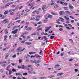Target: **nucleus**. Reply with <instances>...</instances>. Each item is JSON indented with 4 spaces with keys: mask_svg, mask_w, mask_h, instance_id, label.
<instances>
[{
    "mask_svg": "<svg viewBox=\"0 0 79 79\" xmlns=\"http://www.w3.org/2000/svg\"><path fill=\"white\" fill-rule=\"evenodd\" d=\"M35 5V3L34 2H33L31 3H30L28 4V6H30V9H31V8H32V9L33 10V9H34V8H35V7H33Z\"/></svg>",
    "mask_w": 79,
    "mask_h": 79,
    "instance_id": "f257e3e1",
    "label": "nucleus"
},
{
    "mask_svg": "<svg viewBox=\"0 0 79 79\" xmlns=\"http://www.w3.org/2000/svg\"><path fill=\"white\" fill-rule=\"evenodd\" d=\"M49 15V14H47L45 15V19H48V18H51L53 17V15Z\"/></svg>",
    "mask_w": 79,
    "mask_h": 79,
    "instance_id": "f03ea898",
    "label": "nucleus"
},
{
    "mask_svg": "<svg viewBox=\"0 0 79 79\" xmlns=\"http://www.w3.org/2000/svg\"><path fill=\"white\" fill-rule=\"evenodd\" d=\"M27 70H28V73H29L30 74H32V73H34V70L32 69L30 70L29 68L27 69Z\"/></svg>",
    "mask_w": 79,
    "mask_h": 79,
    "instance_id": "7ed1b4c3",
    "label": "nucleus"
},
{
    "mask_svg": "<svg viewBox=\"0 0 79 79\" xmlns=\"http://www.w3.org/2000/svg\"><path fill=\"white\" fill-rule=\"evenodd\" d=\"M64 26L66 29H68L69 30H71V28L68 27H69V26H68V24H64Z\"/></svg>",
    "mask_w": 79,
    "mask_h": 79,
    "instance_id": "20e7f679",
    "label": "nucleus"
},
{
    "mask_svg": "<svg viewBox=\"0 0 79 79\" xmlns=\"http://www.w3.org/2000/svg\"><path fill=\"white\" fill-rule=\"evenodd\" d=\"M18 29H16L15 30H14L13 31H12V33L13 34H16V33L18 32Z\"/></svg>",
    "mask_w": 79,
    "mask_h": 79,
    "instance_id": "39448f33",
    "label": "nucleus"
},
{
    "mask_svg": "<svg viewBox=\"0 0 79 79\" xmlns=\"http://www.w3.org/2000/svg\"><path fill=\"white\" fill-rule=\"evenodd\" d=\"M25 49V48H24L23 49L21 50V48L19 47L18 48L17 51L19 52V51H20L21 50V52H23V50H24Z\"/></svg>",
    "mask_w": 79,
    "mask_h": 79,
    "instance_id": "423d86ee",
    "label": "nucleus"
},
{
    "mask_svg": "<svg viewBox=\"0 0 79 79\" xmlns=\"http://www.w3.org/2000/svg\"><path fill=\"white\" fill-rule=\"evenodd\" d=\"M42 10H44V9H45V8H47V6H46V5H42Z\"/></svg>",
    "mask_w": 79,
    "mask_h": 79,
    "instance_id": "0eeeda50",
    "label": "nucleus"
},
{
    "mask_svg": "<svg viewBox=\"0 0 79 79\" xmlns=\"http://www.w3.org/2000/svg\"><path fill=\"white\" fill-rule=\"evenodd\" d=\"M59 14L61 15H64V14H65V12L64 11H60L59 12Z\"/></svg>",
    "mask_w": 79,
    "mask_h": 79,
    "instance_id": "6e6552de",
    "label": "nucleus"
},
{
    "mask_svg": "<svg viewBox=\"0 0 79 79\" xmlns=\"http://www.w3.org/2000/svg\"><path fill=\"white\" fill-rule=\"evenodd\" d=\"M69 9H73V8H74V7L72 6V5L70 4L69 6Z\"/></svg>",
    "mask_w": 79,
    "mask_h": 79,
    "instance_id": "1a4fd4ad",
    "label": "nucleus"
},
{
    "mask_svg": "<svg viewBox=\"0 0 79 79\" xmlns=\"http://www.w3.org/2000/svg\"><path fill=\"white\" fill-rule=\"evenodd\" d=\"M42 16V14H40L39 15H37L36 16V19L38 18H40Z\"/></svg>",
    "mask_w": 79,
    "mask_h": 79,
    "instance_id": "9d476101",
    "label": "nucleus"
},
{
    "mask_svg": "<svg viewBox=\"0 0 79 79\" xmlns=\"http://www.w3.org/2000/svg\"><path fill=\"white\" fill-rule=\"evenodd\" d=\"M34 57H38V58H40V57H41V56L38 55L37 54H36L35 56Z\"/></svg>",
    "mask_w": 79,
    "mask_h": 79,
    "instance_id": "9b49d317",
    "label": "nucleus"
},
{
    "mask_svg": "<svg viewBox=\"0 0 79 79\" xmlns=\"http://www.w3.org/2000/svg\"><path fill=\"white\" fill-rule=\"evenodd\" d=\"M55 77V76L53 75H51L48 76V77L49 79H52V78H53V77Z\"/></svg>",
    "mask_w": 79,
    "mask_h": 79,
    "instance_id": "f8f14e48",
    "label": "nucleus"
},
{
    "mask_svg": "<svg viewBox=\"0 0 79 79\" xmlns=\"http://www.w3.org/2000/svg\"><path fill=\"white\" fill-rule=\"evenodd\" d=\"M35 53H36V52H29V55H32V54H35Z\"/></svg>",
    "mask_w": 79,
    "mask_h": 79,
    "instance_id": "ddd939ff",
    "label": "nucleus"
},
{
    "mask_svg": "<svg viewBox=\"0 0 79 79\" xmlns=\"http://www.w3.org/2000/svg\"><path fill=\"white\" fill-rule=\"evenodd\" d=\"M63 73L62 72L60 73L57 74V76H60L61 75H63Z\"/></svg>",
    "mask_w": 79,
    "mask_h": 79,
    "instance_id": "4468645a",
    "label": "nucleus"
},
{
    "mask_svg": "<svg viewBox=\"0 0 79 79\" xmlns=\"http://www.w3.org/2000/svg\"><path fill=\"white\" fill-rule=\"evenodd\" d=\"M52 27H45V29L46 30H49Z\"/></svg>",
    "mask_w": 79,
    "mask_h": 79,
    "instance_id": "2eb2a0df",
    "label": "nucleus"
},
{
    "mask_svg": "<svg viewBox=\"0 0 79 79\" xmlns=\"http://www.w3.org/2000/svg\"><path fill=\"white\" fill-rule=\"evenodd\" d=\"M7 37H8V35H6V36H4V38L5 41H6V38H7Z\"/></svg>",
    "mask_w": 79,
    "mask_h": 79,
    "instance_id": "dca6fc26",
    "label": "nucleus"
},
{
    "mask_svg": "<svg viewBox=\"0 0 79 79\" xmlns=\"http://www.w3.org/2000/svg\"><path fill=\"white\" fill-rule=\"evenodd\" d=\"M7 23L8 22V20H4L2 22L3 23Z\"/></svg>",
    "mask_w": 79,
    "mask_h": 79,
    "instance_id": "f3484780",
    "label": "nucleus"
},
{
    "mask_svg": "<svg viewBox=\"0 0 79 79\" xmlns=\"http://www.w3.org/2000/svg\"><path fill=\"white\" fill-rule=\"evenodd\" d=\"M25 67H24V65H22L21 66V68L22 69H24V68Z\"/></svg>",
    "mask_w": 79,
    "mask_h": 79,
    "instance_id": "a211bd4d",
    "label": "nucleus"
},
{
    "mask_svg": "<svg viewBox=\"0 0 79 79\" xmlns=\"http://www.w3.org/2000/svg\"><path fill=\"white\" fill-rule=\"evenodd\" d=\"M54 8H58L59 7V6L58 5H56L54 6Z\"/></svg>",
    "mask_w": 79,
    "mask_h": 79,
    "instance_id": "6ab92c4d",
    "label": "nucleus"
},
{
    "mask_svg": "<svg viewBox=\"0 0 79 79\" xmlns=\"http://www.w3.org/2000/svg\"><path fill=\"white\" fill-rule=\"evenodd\" d=\"M26 44H27V45H31V43H29V42H25Z\"/></svg>",
    "mask_w": 79,
    "mask_h": 79,
    "instance_id": "aec40b11",
    "label": "nucleus"
},
{
    "mask_svg": "<svg viewBox=\"0 0 79 79\" xmlns=\"http://www.w3.org/2000/svg\"><path fill=\"white\" fill-rule=\"evenodd\" d=\"M32 63H37V61L36 60H34L33 61H32Z\"/></svg>",
    "mask_w": 79,
    "mask_h": 79,
    "instance_id": "412c9836",
    "label": "nucleus"
},
{
    "mask_svg": "<svg viewBox=\"0 0 79 79\" xmlns=\"http://www.w3.org/2000/svg\"><path fill=\"white\" fill-rule=\"evenodd\" d=\"M8 56H9L8 54H6V56L5 58V59H7V58H8Z\"/></svg>",
    "mask_w": 79,
    "mask_h": 79,
    "instance_id": "4be33fe9",
    "label": "nucleus"
},
{
    "mask_svg": "<svg viewBox=\"0 0 79 79\" xmlns=\"http://www.w3.org/2000/svg\"><path fill=\"white\" fill-rule=\"evenodd\" d=\"M37 12H39V11L37 10H35L32 12V13L33 14H34V13H37Z\"/></svg>",
    "mask_w": 79,
    "mask_h": 79,
    "instance_id": "5701e85b",
    "label": "nucleus"
},
{
    "mask_svg": "<svg viewBox=\"0 0 79 79\" xmlns=\"http://www.w3.org/2000/svg\"><path fill=\"white\" fill-rule=\"evenodd\" d=\"M10 5V3H7V4H6L5 5V7H7V6H9Z\"/></svg>",
    "mask_w": 79,
    "mask_h": 79,
    "instance_id": "b1692460",
    "label": "nucleus"
},
{
    "mask_svg": "<svg viewBox=\"0 0 79 79\" xmlns=\"http://www.w3.org/2000/svg\"><path fill=\"white\" fill-rule=\"evenodd\" d=\"M32 29V28L31 27H29V28H28L27 29V31H31V30Z\"/></svg>",
    "mask_w": 79,
    "mask_h": 79,
    "instance_id": "393cba45",
    "label": "nucleus"
},
{
    "mask_svg": "<svg viewBox=\"0 0 79 79\" xmlns=\"http://www.w3.org/2000/svg\"><path fill=\"white\" fill-rule=\"evenodd\" d=\"M60 67V65L59 64H57V65H55V68H57V67Z\"/></svg>",
    "mask_w": 79,
    "mask_h": 79,
    "instance_id": "a878e982",
    "label": "nucleus"
},
{
    "mask_svg": "<svg viewBox=\"0 0 79 79\" xmlns=\"http://www.w3.org/2000/svg\"><path fill=\"white\" fill-rule=\"evenodd\" d=\"M64 10H68V8L67 7H64Z\"/></svg>",
    "mask_w": 79,
    "mask_h": 79,
    "instance_id": "bb28decb",
    "label": "nucleus"
},
{
    "mask_svg": "<svg viewBox=\"0 0 79 79\" xmlns=\"http://www.w3.org/2000/svg\"><path fill=\"white\" fill-rule=\"evenodd\" d=\"M51 14H52V15H57V14H56L55 12H51Z\"/></svg>",
    "mask_w": 79,
    "mask_h": 79,
    "instance_id": "cd10ccee",
    "label": "nucleus"
},
{
    "mask_svg": "<svg viewBox=\"0 0 79 79\" xmlns=\"http://www.w3.org/2000/svg\"><path fill=\"white\" fill-rule=\"evenodd\" d=\"M8 13V11H5V12H4V14L5 15H6Z\"/></svg>",
    "mask_w": 79,
    "mask_h": 79,
    "instance_id": "c85d7f7f",
    "label": "nucleus"
},
{
    "mask_svg": "<svg viewBox=\"0 0 79 79\" xmlns=\"http://www.w3.org/2000/svg\"><path fill=\"white\" fill-rule=\"evenodd\" d=\"M47 78L45 77H40V79H46Z\"/></svg>",
    "mask_w": 79,
    "mask_h": 79,
    "instance_id": "c756f323",
    "label": "nucleus"
},
{
    "mask_svg": "<svg viewBox=\"0 0 79 79\" xmlns=\"http://www.w3.org/2000/svg\"><path fill=\"white\" fill-rule=\"evenodd\" d=\"M24 59H25V60H27V59H28V58H29L27 56H25L24 57Z\"/></svg>",
    "mask_w": 79,
    "mask_h": 79,
    "instance_id": "7c9ffc66",
    "label": "nucleus"
},
{
    "mask_svg": "<svg viewBox=\"0 0 79 79\" xmlns=\"http://www.w3.org/2000/svg\"><path fill=\"white\" fill-rule=\"evenodd\" d=\"M66 13L67 14H70V12L68 11H65Z\"/></svg>",
    "mask_w": 79,
    "mask_h": 79,
    "instance_id": "2f4dec72",
    "label": "nucleus"
},
{
    "mask_svg": "<svg viewBox=\"0 0 79 79\" xmlns=\"http://www.w3.org/2000/svg\"><path fill=\"white\" fill-rule=\"evenodd\" d=\"M42 50H40V52H39L40 55H41V54H42Z\"/></svg>",
    "mask_w": 79,
    "mask_h": 79,
    "instance_id": "473e14b6",
    "label": "nucleus"
},
{
    "mask_svg": "<svg viewBox=\"0 0 79 79\" xmlns=\"http://www.w3.org/2000/svg\"><path fill=\"white\" fill-rule=\"evenodd\" d=\"M32 66L31 65H27V67H28V68H31Z\"/></svg>",
    "mask_w": 79,
    "mask_h": 79,
    "instance_id": "72a5a7b5",
    "label": "nucleus"
},
{
    "mask_svg": "<svg viewBox=\"0 0 79 79\" xmlns=\"http://www.w3.org/2000/svg\"><path fill=\"white\" fill-rule=\"evenodd\" d=\"M43 38L44 39V40H47V37H46V36H44Z\"/></svg>",
    "mask_w": 79,
    "mask_h": 79,
    "instance_id": "f704fd0d",
    "label": "nucleus"
},
{
    "mask_svg": "<svg viewBox=\"0 0 79 79\" xmlns=\"http://www.w3.org/2000/svg\"><path fill=\"white\" fill-rule=\"evenodd\" d=\"M27 74V73L26 72L23 73V76H26Z\"/></svg>",
    "mask_w": 79,
    "mask_h": 79,
    "instance_id": "c9c22d12",
    "label": "nucleus"
},
{
    "mask_svg": "<svg viewBox=\"0 0 79 79\" xmlns=\"http://www.w3.org/2000/svg\"><path fill=\"white\" fill-rule=\"evenodd\" d=\"M31 20H35V19L34 17H31Z\"/></svg>",
    "mask_w": 79,
    "mask_h": 79,
    "instance_id": "e433bc0d",
    "label": "nucleus"
},
{
    "mask_svg": "<svg viewBox=\"0 0 79 79\" xmlns=\"http://www.w3.org/2000/svg\"><path fill=\"white\" fill-rule=\"evenodd\" d=\"M64 18H65V19H66V20H68V19H69V18L67 17L66 16H64Z\"/></svg>",
    "mask_w": 79,
    "mask_h": 79,
    "instance_id": "4c0bfd02",
    "label": "nucleus"
},
{
    "mask_svg": "<svg viewBox=\"0 0 79 79\" xmlns=\"http://www.w3.org/2000/svg\"><path fill=\"white\" fill-rule=\"evenodd\" d=\"M56 23H57V24H61V23H60L59 21H57L56 22Z\"/></svg>",
    "mask_w": 79,
    "mask_h": 79,
    "instance_id": "58836bf2",
    "label": "nucleus"
},
{
    "mask_svg": "<svg viewBox=\"0 0 79 79\" xmlns=\"http://www.w3.org/2000/svg\"><path fill=\"white\" fill-rule=\"evenodd\" d=\"M16 76H18V75H21V73H15Z\"/></svg>",
    "mask_w": 79,
    "mask_h": 79,
    "instance_id": "ea45409f",
    "label": "nucleus"
},
{
    "mask_svg": "<svg viewBox=\"0 0 79 79\" xmlns=\"http://www.w3.org/2000/svg\"><path fill=\"white\" fill-rule=\"evenodd\" d=\"M12 73V71H11V70H9V75H11V74Z\"/></svg>",
    "mask_w": 79,
    "mask_h": 79,
    "instance_id": "a19ab883",
    "label": "nucleus"
},
{
    "mask_svg": "<svg viewBox=\"0 0 79 79\" xmlns=\"http://www.w3.org/2000/svg\"><path fill=\"white\" fill-rule=\"evenodd\" d=\"M59 19H60V20H64V19L62 18V17H59Z\"/></svg>",
    "mask_w": 79,
    "mask_h": 79,
    "instance_id": "79ce46f5",
    "label": "nucleus"
},
{
    "mask_svg": "<svg viewBox=\"0 0 79 79\" xmlns=\"http://www.w3.org/2000/svg\"><path fill=\"white\" fill-rule=\"evenodd\" d=\"M23 6H20L19 7V10H21V9H22V8H23Z\"/></svg>",
    "mask_w": 79,
    "mask_h": 79,
    "instance_id": "37998d69",
    "label": "nucleus"
},
{
    "mask_svg": "<svg viewBox=\"0 0 79 79\" xmlns=\"http://www.w3.org/2000/svg\"><path fill=\"white\" fill-rule=\"evenodd\" d=\"M55 37V36H51L50 37V39H53V38H54V37Z\"/></svg>",
    "mask_w": 79,
    "mask_h": 79,
    "instance_id": "c03bdc74",
    "label": "nucleus"
},
{
    "mask_svg": "<svg viewBox=\"0 0 79 79\" xmlns=\"http://www.w3.org/2000/svg\"><path fill=\"white\" fill-rule=\"evenodd\" d=\"M12 71H13V72H15V71H16V70L15 69H12Z\"/></svg>",
    "mask_w": 79,
    "mask_h": 79,
    "instance_id": "a18cd8bd",
    "label": "nucleus"
},
{
    "mask_svg": "<svg viewBox=\"0 0 79 79\" xmlns=\"http://www.w3.org/2000/svg\"><path fill=\"white\" fill-rule=\"evenodd\" d=\"M7 44H8V43L4 42V45L5 46L6 45H7Z\"/></svg>",
    "mask_w": 79,
    "mask_h": 79,
    "instance_id": "49530a36",
    "label": "nucleus"
},
{
    "mask_svg": "<svg viewBox=\"0 0 79 79\" xmlns=\"http://www.w3.org/2000/svg\"><path fill=\"white\" fill-rule=\"evenodd\" d=\"M13 3L15 4L16 3V2H12L10 3V5H12V4H13Z\"/></svg>",
    "mask_w": 79,
    "mask_h": 79,
    "instance_id": "de8ad7c7",
    "label": "nucleus"
},
{
    "mask_svg": "<svg viewBox=\"0 0 79 79\" xmlns=\"http://www.w3.org/2000/svg\"><path fill=\"white\" fill-rule=\"evenodd\" d=\"M51 5H55V4L54 2H51Z\"/></svg>",
    "mask_w": 79,
    "mask_h": 79,
    "instance_id": "09e8293b",
    "label": "nucleus"
},
{
    "mask_svg": "<svg viewBox=\"0 0 79 79\" xmlns=\"http://www.w3.org/2000/svg\"><path fill=\"white\" fill-rule=\"evenodd\" d=\"M13 58H16V55H14L12 56Z\"/></svg>",
    "mask_w": 79,
    "mask_h": 79,
    "instance_id": "8fccbe9b",
    "label": "nucleus"
},
{
    "mask_svg": "<svg viewBox=\"0 0 79 79\" xmlns=\"http://www.w3.org/2000/svg\"><path fill=\"white\" fill-rule=\"evenodd\" d=\"M36 35V33H33L32 34H31V35Z\"/></svg>",
    "mask_w": 79,
    "mask_h": 79,
    "instance_id": "3c124183",
    "label": "nucleus"
},
{
    "mask_svg": "<svg viewBox=\"0 0 79 79\" xmlns=\"http://www.w3.org/2000/svg\"><path fill=\"white\" fill-rule=\"evenodd\" d=\"M27 15H28V13H26L24 14V16H27Z\"/></svg>",
    "mask_w": 79,
    "mask_h": 79,
    "instance_id": "603ef678",
    "label": "nucleus"
},
{
    "mask_svg": "<svg viewBox=\"0 0 79 79\" xmlns=\"http://www.w3.org/2000/svg\"><path fill=\"white\" fill-rule=\"evenodd\" d=\"M19 63H21L22 62V60L20 59L19 60Z\"/></svg>",
    "mask_w": 79,
    "mask_h": 79,
    "instance_id": "864d4df0",
    "label": "nucleus"
},
{
    "mask_svg": "<svg viewBox=\"0 0 79 79\" xmlns=\"http://www.w3.org/2000/svg\"><path fill=\"white\" fill-rule=\"evenodd\" d=\"M19 19V17H18L15 19V20H17V19Z\"/></svg>",
    "mask_w": 79,
    "mask_h": 79,
    "instance_id": "5fc2aeb1",
    "label": "nucleus"
},
{
    "mask_svg": "<svg viewBox=\"0 0 79 79\" xmlns=\"http://www.w3.org/2000/svg\"><path fill=\"white\" fill-rule=\"evenodd\" d=\"M73 59H70V60H68L69 61H73Z\"/></svg>",
    "mask_w": 79,
    "mask_h": 79,
    "instance_id": "6e6d98bb",
    "label": "nucleus"
},
{
    "mask_svg": "<svg viewBox=\"0 0 79 79\" xmlns=\"http://www.w3.org/2000/svg\"><path fill=\"white\" fill-rule=\"evenodd\" d=\"M16 6V5H12V8H14V7H15V6Z\"/></svg>",
    "mask_w": 79,
    "mask_h": 79,
    "instance_id": "4d7b16f0",
    "label": "nucleus"
},
{
    "mask_svg": "<svg viewBox=\"0 0 79 79\" xmlns=\"http://www.w3.org/2000/svg\"><path fill=\"white\" fill-rule=\"evenodd\" d=\"M64 3V2H62V1H60V4H62L63 5Z\"/></svg>",
    "mask_w": 79,
    "mask_h": 79,
    "instance_id": "13d9d810",
    "label": "nucleus"
},
{
    "mask_svg": "<svg viewBox=\"0 0 79 79\" xmlns=\"http://www.w3.org/2000/svg\"><path fill=\"white\" fill-rule=\"evenodd\" d=\"M74 71L75 72H77L78 71H79V70L77 69H75Z\"/></svg>",
    "mask_w": 79,
    "mask_h": 79,
    "instance_id": "bf43d9fd",
    "label": "nucleus"
},
{
    "mask_svg": "<svg viewBox=\"0 0 79 79\" xmlns=\"http://www.w3.org/2000/svg\"><path fill=\"white\" fill-rule=\"evenodd\" d=\"M59 30L60 31H63V28H60V29H59Z\"/></svg>",
    "mask_w": 79,
    "mask_h": 79,
    "instance_id": "052dcab7",
    "label": "nucleus"
},
{
    "mask_svg": "<svg viewBox=\"0 0 79 79\" xmlns=\"http://www.w3.org/2000/svg\"><path fill=\"white\" fill-rule=\"evenodd\" d=\"M25 11L26 12H29V11L28 10V9H26Z\"/></svg>",
    "mask_w": 79,
    "mask_h": 79,
    "instance_id": "680f3d73",
    "label": "nucleus"
},
{
    "mask_svg": "<svg viewBox=\"0 0 79 79\" xmlns=\"http://www.w3.org/2000/svg\"><path fill=\"white\" fill-rule=\"evenodd\" d=\"M41 44L43 45H45V43L42 42Z\"/></svg>",
    "mask_w": 79,
    "mask_h": 79,
    "instance_id": "e2e57ef3",
    "label": "nucleus"
},
{
    "mask_svg": "<svg viewBox=\"0 0 79 79\" xmlns=\"http://www.w3.org/2000/svg\"><path fill=\"white\" fill-rule=\"evenodd\" d=\"M40 0H38L36 1V2H38V3H40Z\"/></svg>",
    "mask_w": 79,
    "mask_h": 79,
    "instance_id": "0e129e2a",
    "label": "nucleus"
},
{
    "mask_svg": "<svg viewBox=\"0 0 79 79\" xmlns=\"http://www.w3.org/2000/svg\"><path fill=\"white\" fill-rule=\"evenodd\" d=\"M3 16V14H0V17Z\"/></svg>",
    "mask_w": 79,
    "mask_h": 79,
    "instance_id": "69168bd1",
    "label": "nucleus"
},
{
    "mask_svg": "<svg viewBox=\"0 0 79 79\" xmlns=\"http://www.w3.org/2000/svg\"><path fill=\"white\" fill-rule=\"evenodd\" d=\"M68 5V4L66 3H65L63 5Z\"/></svg>",
    "mask_w": 79,
    "mask_h": 79,
    "instance_id": "338daca9",
    "label": "nucleus"
},
{
    "mask_svg": "<svg viewBox=\"0 0 79 79\" xmlns=\"http://www.w3.org/2000/svg\"><path fill=\"white\" fill-rule=\"evenodd\" d=\"M10 15H14V12H12L10 13Z\"/></svg>",
    "mask_w": 79,
    "mask_h": 79,
    "instance_id": "774afa93",
    "label": "nucleus"
}]
</instances>
